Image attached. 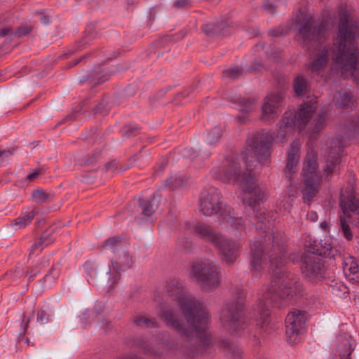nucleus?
Returning <instances> with one entry per match:
<instances>
[{"label":"nucleus","instance_id":"obj_38","mask_svg":"<svg viewBox=\"0 0 359 359\" xmlns=\"http://www.w3.org/2000/svg\"><path fill=\"white\" fill-rule=\"evenodd\" d=\"M30 32V28L27 26L20 27L18 30V36H23L29 34Z\"/></svg>","mask_w":359,"mask_h":359},{"label":"nucleus","instance_id":"obj_18","mask_svg":"<svg viewBox=\"0 0 359 359\" xmlns=\"http://www.w3.org/2000/svg\"><path fill=\"white\" fill-rule=\"evenodd\" d=\"M219 347L225 352L228 359H242V351L237 344L229 339H224L219 342Z\"/></svg>","mask_w":359,"mask_h":359},{"label":"nucleus","instance_id":"obj_50","mask_svg":"<svg viewBox=\"0 0 359 359\" xmlns=\"http://www.w3.org/2000/svg\"><path fill=\"white\" fill-rule=\"evenodd\" d=\"M130 128H128L126 130V133L128 134V136H130V135L132 134V133H129V130H130Z\"/></svg>","mask_w":359,"mask_h":359},{"label":"nucleus","instance_id":"obj_46","mask_svg":"<svg viewBox=\"0 0 359 359\" xmlns=\"http://www.w3.org/2000/svg\"><path fill=\"white\" fill-rule=\"evenodd\" d=\"M320 227L322 229L326 230V229L327 227V224L325 222H323L320 224Z\"/></svg>","mask_w":359,"mask_h":359},{"label":"nucleus","instance_id":"obj_51","mask_svg":"<svg viewBox=\"0 0 359 359\" xmlns=\"http://www.w3.org/2000/svg\"><path fill=\"white\" fill-rule=\"evenodd\" d=\"M203 30L204 32H208V25L204 26V27H203Z\"/></svg>","mask_w":359,"mask_h":359},{"label":"nucleus","instance_id":"obj_3","mask_svg":"<svg viewBox=\"0 0 359 359\" xmlns=\"http://www.w3.org/2000/svg\"><path fill=\"white\" fill-rule=\"evenodd\" d=\"M165 288L168 294L181 308L186 322L180 318L178 311L167 304L163 297L155 295L154 300L159 304L158 316L184 341L185 353L189 357L202 353L212 343L208 332L210 318L208 311L201 302L187 291L180 278L169 280Z\"/></svg>","mask_w":359,"mask_h":359},{"label":"nucleus","instance_id":"obj_36","mask_svg":"<svg viewBox=\"0 0 359 359\" xmlns=\"http://www.w3.org/2000/svg\"><path fill=\"white\" fill-rule=\"evenodd\" d=\"M40 174V170H35L32 172L27 175L26 180L29 182H34L39 176Z\"/></svg>","mask_w":359,"mask_h":359},{"label":"nucleus","instance_id":"obj_9","mask_svg":"<svg viewBox=\"0 0 359 359\" xmlns=\"http://www.w3.org/2000/svg\"><path fill=\"white\" fill-rule=\"evenodd\" d=\"M220 266L217 262L208 259H201L191 264L190 276L204 291L211 292L220 285Z\"/></svg>","mask_w":359,"mask_h":359},{"label":"nucleus","instance_id":"obj_49","mask_svg":"<svg viewBox=\"0 0 359 359\" xmlns=\"http://www.w3.org/2000/svg\"><path fill=\"white\" fill-rule=\"evenodd\" d=\"M343 289L341 290H343V293L345 294V293H347V290H346V287H344V285H341Z\"/></svg>","mask_w":359,"mask_h":359},{"label":"nucleus","instance_id":"obj_26","mask_svg":"<svg viewBox=\"0 0 359 359\" xmlns=\"http://www.w3.org/2000/svg\"><path fill=\"white\" fill-rule=\"evenodd\" d=\"M53 316L52 311L48 306L41 307L37 312L36 322L40 325H45L49 323Z\"/></svg>","mask_w":359,"mask_h":359},{"label":"nucleus","instance_id":"obj_29","mask_svg":"<svg viewBox=\"0 0 359 359\" xmlns=\"http://www.w3.org/2000/svg\"><path fill=\"white\" fill-rule=\"evenodd\" d=\"M187 179L186 176L182 174L171 176L168 180V185L171 188H177L182 187L187 182Z\"/></svg>","mask_w":359,"mask_h":359},{"label":"nucleus","instance_id":"obj_17","mask_svg":"<svg viewBox=\"0 0 359 359\" xmlns=\"http://www.w3.org/2000/svg\"><path fill=\"white\" fill-rule=\"evenodd\" d=\"M343 270L350 280L359 283V262L354 257H349L344 259Z\"/></svg>","mask_w":359,"mask_h":359},{"label":"nucleus","instance_id":"obj_45","mask_svg":"<svg viewBox=\"0 0 359 359\" xmlns=\"http://www.w3.org/2000/svg\"><path fill=\"white\" fill-rule=\"evenodd\" d=\"M97 311H96L97 313H101L103 311L104 306L102 304H99L97 306Z\"/></svg>","mask_w":359,"mask_h":359},{"label":"nucleus","instance_id":"obj_20","mask_svg":"<svg viewBox=\"0 0 359 359\" xmlns=\"http://www.w3.org/2000/svg\"><path fill=\"white\" fill-rule=\"evenodd\" d=\"M333 100L335 105L341 109L351 108L355 101L353 97L345 90L336 92Z\"/></svg>","mask_w":359,"mask_h":359},{"label":"nucleus","instance_id":"obj_7","mask_svg":"<svg viewBox=\"0 0 359 359\" xmlns=\"http://www.w3.org/2000/svg\"><path fill=\"white\" fill-rule=\"evenodd\" d=\"M316 110V102L311 100L301 104L297 111H287L282 118L276 141L283 143L287 135L295 128L300 131L306 130V127Z\"/></svg>","mask_w":359,"mask_h":359},{"label":"nucleus","instance_id":"obj_23","mask_svg":"<svg viewBox=\"0 0 359 359\" xmlns=\"http://www.w3.org/2000/svg\"><path fill=\"white\" fill-rule=\"evenodd\" d=\"M326 115L325 113H320L313 119L310 126L308 128L309 133H310L312 138L316 139V135L323 130L325 126Z\"/></svg>","mask_w":359,"mask_h":359},{"label":"nucleus","instance_id":"obj_22","mask_svg":"<svg viewBox=\"0 0 359 359\" xmlns=\"http://www.w3.org/2000/svg\"><path fill=\"white\" fill-rule=\"evenodd\" d=\"M54 241L53 236V230L51 229L46 230L41 235L40 239L36 241L32 247L30 253H34L35 251H41L42 249Z\"/></svg>","mask_w":359,"mask_h":359},{"label":"nucleus","instance_id":"obj_19","mask_svg":"<svg viewBox=\"0 0 359 359\" xmlns=\"http://www.w3.org/2000/svg\"><path fill=\"white\" fill-rule=\"evenodd\" d=\"M133 345L140 348L146 355L158 357L163 354V351L159 347L154 346L152 343L146 340L144 338H136L133 341Z\"/></svg>","mask_w":359,"mask_h":359},{"label":"nucleus","instance_id":"obj_37","mask_svg":"<svg viewBox=\"0 0 359 359\" xmlns=\"http://www.w3.org/2000/svg\"><path fill=\"white\" fill-rule=\"evenodd\" d=\"M13 154V151L8 150H0V161H4Z\"/></svg>","mask_w":359,"mask_h":359},{"label":"nucleus","instance_id":"obj_8","mask_svg":"<svg viewBox=\"0 0 359 359\" xmlns=\"http://www.w3.org/2000/svg\"><path fill=\"white\" fill-rule=\"evenodd\" d=\"M302 198L304 203L310 204L319 191L322 182L318 170L317 154L312 149L307 151L302 169Z\"/></svg>","mask_w":359,"mask_h":359},{"label":"nucleus","instance_id":"obj_25","mask_svg":"<svg viewBox=\"0 0 359 359\" xmlns=\"http://www.w3.org/2000/svg\"><path fill=\"white\" fill-rule=\"evenodd\" d=\"M293 88L296 95H304L308 92V81L303 76H298L294 81Z\"/></svg>","mask_w":359,"mask_h":359},{"label":"nucleus","instance_id":"obj_34","mask_svg":"<svg viewBox=\"0 0 359 359\" xmlns=\"http://www.w3.org/2000/svg\"><path fill=\"white\" fill-rule=\"evenodd\" d=\"M348 130L352 131L353 134L359 135V117L352 118L348 126Z\"/></svg>","mask_w":359,"mask_h":359},{"label":"nucleus","instance_id":"obj_24","mask_svg":"<svg viewBox=\"0 0 359 359\" xmlns=\"http://www.w3.org/2000/svg\"><path fill=\"white\" fill-rule=\"evenodd\" d=\"M160 196L156 193L154 194L153 198L151 201L142 200L140 201V206L142 209V214L145 217H150L154 210V207L156 208L158 205V203L159 201Z\"/></svg>","mask_w":359,"mask_h":359},{"label":"nucleus","instance_id":"obj_43","mask_svg":"<svg viewBox=\"0 0 359 359\" xmlns=\"http://www.w3.org/2000/svg\"><path fill=\"white\" fill-rule=\"evenodd\" d=\"M117 359H143L137 355H125Z\"/></svg>","mask_w":359,"mask_h":359},{"label":"nucleus","instance_id":"obj_2","mask_svg":"<svg viewBox=\"0 0 359 359\" xmlns=\"http://www.w3.org/2000/svg\"><path fill=\"white\" fill-rule=\"evenodd\" d=\"M358 32V27L344 14L340 17L339 32L333 46L327 49L322 45L325 26L316 25L311 17L306 18L299 28L298 39L308 49L313 47L317 49V53L309 66L311 72L323 76L327 60L331 57L334 65L332 71L341 74L345 79L351 77L356 84H359L358 50L355 41Z\"/></svg>","mask_w":359,"mask_h":359},{"label":"nucleus","instance_id":"obj_35","mask_svg":"<svg viewBox=\"0 0 359 359\" xmlns=\"http://www.w3.org/2000/svg\"><path fill=\"white\" fill-rule=\"evenodd\" d=\"M263 8L264 10L271 13H273L276 11V6L269 2V1H264L263 4Z\"/></svg>","mask_w":359,"mask_h":359},{"label":"nucleus","instance_id":"obj_30","mask_svg":"<svg viewBox=\"0 0 359 359\" xmlns=\"http://www.w3.org/2000/svg\"><path fill=\"white\" fill-rule=\"evenodd\" d=\"M222 135V131L220 128L215 127L209 132L205 137V141L209 144H214L218 142Z\"/></svg>","mask_w":359,"mask_h":359},{"label":"nucleus","instance_id":"obj_4","mask_svg":"<svg viewBox=\"0 0 359 359\" xmlns=\"http://www.w3.org/2000/svg\"><path fill=\"white\" fill-rule=\"evenodd\" d=\"M223 329L230 333L241 335L250 332V320L245 313V294L238 289L231 300L225 302L220 313Z\"/></svg>","mask_w":359,"mask_h":359},{"label":"nucleus","instance_id":"obj_48","mask_svg":"<svg viewBox=\"0 0 359 359\" xmlns=\"http://www.w3.org/2000/svg\"><path fill=\"white\" fill-rule=\"evenodd\" d=\"M165 341L162 340V341H161V342H159V343L158 344V346H161H161H164V345H165Z\"/></svg>","mask_w":359,"mask_h":359},{"label":"nucleus","instance_id":"obj_53","mask_svg":"<svg viewBox=\"0 0 359 359\" xmlns=\"http://www.w3.org/2000/svg\"><path fill=\"white\" fill-rule=\"evenodd\" d=\"M238 119H239L241 121H242V122L243 121V118H242V117L238 116Z\"/></svg>","mask_w":359,"mask_h":359},{"label":"nucleus","instance_id":"obj_39","mask_svg":"<svg viewBox=\"0 0 359 359\" xmlns=\"http://www.w3.org/2000/svg\"><path fill=\"white\" fill-rule=\"evenodd\" d=\"M39 16L40 18L41 21L45 24L47 25L50 22V17L48 15H46L44 13H39Z\"/></svg>","mask_w":359,"mask_h":359},{"label":"nucleus","instance_id":"obj_6","mask_svg":"<svg viewBox=\"0 0 359 359\" xmlns=\"http://www.w3.org/2000/svg\"><path fill=\"white\" fill-rule=\"evenodd\" d=\"M194 233L205 241L212 243L218 250L222 260L228 265L233 264L239 255L241 244L238 241L215 231L209 225L198 222L194 226Z\"/></svg>","mask_w":359,"mask_h":359},{"label":"nucleus","instance_id":"obj_11","mask_svg":"<svg viewBox=\"0 0 359 359\" xmlns=\"http://www.w3.org/2000/svg\"><path fill=\"white\" fill-rule=\"evenodd\" d=\"M314 252L304 254L302 257V270L303 273L310 279L318 278L322 276L324 265L321 256L334 257L339 252L336 248L327 241L320 243V248Z\"/></svg>","mask_w":359,"mask_h":359},{"label":"nucleus","instance_id":"obj_33","mask_svg":"<svg viewBox=\"0 0 359 359\" xmlns=\"http://www.w3.org/2000/svg\"><path fill=\"white\" fill-rule=\"evenodd\" d=\"M241 74V70L238 67H234L232 68H229L225 71H224V74L225 76L234 79L237 77Z\"/></svg>","mask_w":359,"mask_h":359},{"label":"nucleus","instance_id":"obj_42","mask_svg":"<svg viewBox=\"0 0 359 359\" xmlns=\"http://www.w3.org/2000/svg\"><path fill=\"white\" fill-rule=\"evenodd\" d=\"M11 32L12 30L8 27L3 28L0 30V37L9 35L11 33Z\"/></svg>","mask_w":359,"mask_h":359},{"label":"nucleus","instance_id":"obj_32","mask_svg":"<svg viewBox=\"0 0 359 359\" xmlns=\"http://www.w3.org/2000/svg\"><path fill=\"white\" fill-rule=\"evenodd\" d=\"M50 194L43 190H36L33 192V199L36 203H43L49 200Z\"/></svg>","mask_w":359,"mask_h":359},{"label":"nucleus","instance_id":"obj_13","mask_svg":"<svg viewBox=\"0 0 359 359\" xmlns=\"http://www.w3.org/2000/svg\"><path fill=\"white\" fill-rule=\"evenodd\" d=\"M342 151L343 144L339 137H333L327 143L325 149L326 161L323 167L327 178L337 173L339 170L340 157Z\"/></svg>","mask_w":359,"mask_h":359},{"label":"nucleus","instance_id":"obj_28","mask_svg":"<svg viewBox=\"0 0 359 359\" xmlns=\"http://www.w3.org/2000/svg\"><path fill=\"white\" fill-rule=\"evenodd\" d=\"M237 104V108L239 111L248 113L252 109V102L248 99H244L241 97L233 99Z\"/></svg>","mask_w":359,"mask_h":359},{"label":"nucleus","instance_id":"obj_54","mask_svg":"<svg viewBox=\"0 0 359 359\" xmlns=\"http://www.w3.org/2000/svg\"><path fill=\"white\" fill-rule=\"evenodd\" d=\"M78 62H79V60H76V61L74 62V65L77 64Z\"/></svg>","mask_w":359,"mask_h":359},{"label":"nucleus","instance_id":"obj_56","mask_svg":"<svg viewBox=\"0 0 359 359\" xmlns=\"http://www.w3.org/2000/svg\"><path fill=\"white\" fill-rule=\"evenodd\" d=\"M335 289H336V287H333V292H334Z\"/></svg>","mask_w":359,"mask_h":359},{"label":"nucleus","instance_id":"obj_31","mask_svg":"<svg viewBox=\"0 0 359 359\" xmlns=\"http://www.w3.org/2000/svg\"><path fill=\"white\" fill-rule=\"evenodd\" d=\"M339 231H341L344 238L347 239L348 241H351L353 238L352 231L348 226V224L346 223L345 219L342 218L341 217L340 219V223H339Z\"/></svg>","mask_w":359,"mask_h":359},{"label":"nucleus","instance_id":"obj_15","mask_svg":"<svg viewBox=\"0 0 359 359\" xmlns=\"http://www.w3.org/2000/svg\"><path fill=\"white\" fill-rule=\"evenodd\" d=\"M282 98V93H271L266 97L262 107L263 119L269 121L275 117L280 107Z\"/></svg>","mask_w":359,"mask_h":359},{"label":"nucleus","instance_id":"obj_41","mask_svg":"<svg viewBox=\"0 0 359 359\" xmlns=\"http://www.w3.org/2000/svg\"><path fill=\"white\" fill-rule=\"evenodd\" d=\"M189 4L188 0H177L175 2V6L177 7H184Z\"/></svg>","mask_w":359,"mask_h":359},{"label":"nucleus","instance_id":"obj_12","mask_svg":"<svg viewBox=\"0 0 359 359\" xmlns=\"http://www.w3.org/2000/svg\"><path fill=\"white\" fill-rule=\"evenodd\" d=\"M103 247L116 255L117 260L111 261L112 271L109 270L110 277L114 283L119 278L121 271L132 266L133 259L127 248L119 236L108 238Z\"/></svg>","mask_w":359,"mask_h":359},{"label":"nucleus","instance_id":"obj_44","mask_svg":"<svg viewBox=\"0 0 359 359\" xmlns=\"http://www.w3.org/2000/svg\"><path fill=\"white\" fill-rule=\"evenodd\" d=\"M114 166H115V163H114V162L109 163H108V164L106 165V170H111V169H112Z\"/></svg>","mask_w":359,"mask_h":359},{"label":"nucleus","instance_id":"obj_47","mask_svg":"<svg viewBox=\"0 0 359 359\" xmlns=\"http://www.w3.org/2000/svg\"><path fill=\"white\" fill-rule=\"evenodd\" d=\"M29 321H30V318H29L27 320V321H26V323H25V328H24V332H25V331H26V330H27V327H28V324H29Z\"/></svg>","mask_w":359,"mask_h":359},{"label":"nucleus","instance_id":"obj_55","mask_svg":"<svg viewBox=\"0 0 359 359\" xmlns=\"http://www.w3.org/2000/svg\"><path fill=\"white\" fill-rule=\"evenodd\" d=\"M183 247H184V248H187V247H188V245H184Z\"/></svg>","mask_w":359,"mask_h":359},{"label":"nucleus","instance_id":"obj_16","mask_svg":"<svg viewBox=\"0 0 359 359\" xmlns=\"http://www.w3.org/2000/svg\"><path fill=\"white\" fill-rule=\"evenodd\" d=\"M340 205L344 215L351 218L350 212H353L355 217L352 219V222L359 227V201L355 198L353 194H348L346 196L342 195L340 201Z\"/></svg>","mask_w":359,"mask_h":359},{"label":"nucleus","instance_id":"obj_27","mask_svg":"<svg viewBox=\"0 0 359 359\" xmlns=\"http://www.w3.org/2000/svg\"><path fill=\"white\" fill-rule=\"evenodd\" d=\"M133 321L137 326H145L147 327H155L157 323L156 319L149 318L140 314L135 316Z\"/></svg>","mask_w":359,"mask_h":359},{"label":"nucleus","instance_id":"obj_21","mask_svg":"<svg viewBox=\"0 0 359 359\" xmlns=\"http://www.w3.org/2000/svg\"><path fill=\"white\" fill-rule=\"evenodd\" d=\"M35 215L36 212L34 210L22 212L18 217L13 220L12 226L15 230L23 229L32 223Z\"/></svg>","mask_w":359,"mask_h":359},{"label":"nucleus","instance_id":"obj_1","mask_svg":"<svg viewBox=\"0 0 359 359\" xmlns=\"http://www.w3.org/2000/svg\"><path fill=\"white\" fill-rule=\"evenodd\" d=\"M273 135L267 131L252 135L249 146L242 153V162L226 158L221 168L212 169V175L223 182H233L243 189V202L253 211L252 224L260 230L251 247L252 276L258 277L269 264L273 280L265 286L254 308L258 316L256 325L265 332L275 329L271 324V308L283 306L300 296L302 286L296 276L286 269L285 237L275 226L276 213L260 208L265 200V192L256 182L253 169L257 162L264 164L270 156Z\"/></svg>","mask_w":359,"mask_h":359},{"label":"nucleus","instance_id":"obj_40","mask_svg":"<svg viewBox=\"0 0 359 359\" xmlns=\"http://www.w3.org/2000/svg\"><path fill=\"white\" fill-rule=\"evenodd\" d=\"M307 218H308V219H309L312 222H316L318 219V215L314 211H309L307 213Z\"/></svg>","mask_w":359,"mask_h":359},{"label":"nucleus","instance_id":"obj_52","mask_svg":"<svg viewBox=\"0 0 359 359\" xmlns=\"http://www.w3.org/2000/svg\"><path fill=\"white\" fill-rule=\"evenodd\" d=\"M100 327H101L102 328L107 329V326H105V325H104V324L101 325H100Z\"/></svg>","mask_w":359,"mask_h":359},{"label":"nucleus","instance_id":"obj_10","mask_svg":"<svg viewBox=\"0 0 359 359\" xmlns=\"http://www.w3.org/2000/svg\"><path fill=\"white\" fill-rule=\"evenodd\" d=\"M300 144L297 141H293L287 151V163L285 168V176L287 180L288 186L285 195L281 203V208L285 210H289L294 204L298 196V187L295 181V176L299 163V151Z\"/></svg>","mask_w":359,"mask_h":359},{"label":"nucleus","instance_id":"obj_14","mask_svg":"<svg viewBox=\"0 0 359 359\" xmlns=\"http://www.w3.org/2000/svg\"><path fill=\"white\" fill-rule=\"evenodd\" d=\"M305 322L306 315L302 311L293 310L287 314L285 319L286 334L290 344L297 341L303 332Z\"/></svg>","mask_w":359,"mask_h":359},{"label":"nucleus","instance_id":"obj_5","mask_svg":"<svg viewBox=\"0 0 359 359\" xmlns=\"http://www.w3.org/2000/svg\"><path fill=\"white\" fill-rule=\"evenodd\" d=\"M200 212L205 216L218 214L230 226L241 233L245 229L243 219L234 210L220 201V193L214 187H210L201 194L199 201Z\"/></svg>","mask_w":359,"mask_h":359}]
</instances>
